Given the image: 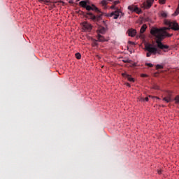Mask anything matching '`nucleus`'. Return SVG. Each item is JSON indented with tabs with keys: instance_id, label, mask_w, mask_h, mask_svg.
I'll return each instance as SVG.
<instances>
[{
	"instance_id": "1",
	"label": "nucleus",
	"mask_w": 179,
	"mask_h": 179,
	"mask_svg": "<svg viewBox=\"0 0 179 179\" xmlns=\"http://www.w3.org/2000/svg\"><path fill=\"white\" fill-rule=\"evenodd\" d=\"M166 30H170V28H165L163 29H158L156 27H152L150 30V34L152 36H154V37H156V43L157 45V48L160 50H163L164 52H166L167 50L170 48V47L167 45L163 44L162 41L166 38V37H171L173 36L172 34H170L166 31Z\"/></svg>"
},
{
	"instance_id": "2",
	"label": "nucleus",
	"mask_w": 179,
	"mask_h": 179,
	"mask_svg": "<svg viewBox=\"0 0 179 179\" xmlns=\"http://www.w3.org/2000/svg\"><path fill=\"white\" fill-rule=\"evenodd\" d=\"M89 3V1H81L79 3L80 6H82V8H85L86 10H94L97 13H99L98 15H94L93 13L88 12L87 13V15H88L90 17V20H93L96 24H100V23L103 22L104 23V21L102 20L103 13L99 10L96 6L92 4V6L87 5Z\"/></svg>"
},
{
	"instance_id": "3",
	"label": "nucleus",
	"mask_w": 179,
	"mask_h": 179,
	"mask_svg": "<svg viewBox=\"0 0 179 179\" xmlns=\"http://www.w3.org/2000/svg\"><path fill=\"white\" fill-rule=\"evenodd\" d=\"M145 51H147L146 57H149L152 55H156V54H160V50L157 49V47L156 45L147 43L145 44L144 48Z\"/></svg>"
},
{
	"instance_id": "4",
	"label": "nucleus",
	"mask_w": 179,
	"mask_h": 179,
	"mask_svg": "<svg viewBox=\"0 0 179 179\" xmlns=\"http://www.w3.org/2000/svg\"><path fill=\"white\" fill-rule=\"evenodd\" d=\"M110 9H115V11L110 13V16L113 17V19H118L120 16V17H122V16H124V13H122V10H121V8L115 7L114 4L110 6Z\"/></svg>"
},
{
	"instance_id": "5",
	"label": "nucleus",
	"mask_w": 179,
	"mask_h": 179,
	"mask_svg": "<svg viewBox=\"0 0 179 179\" xmlns=\"http://www.w3.org/2000/svg\"><path fill=\"white\" fill-rule=\"evenodd\" d=\"M165 24H167V26H169L172 30H179V25L178 23L176 21H170V20H166L165 21Z\"/></svg>"
},
{
	"instance_id": "6",
	"label": "nucleus",
	"mask_w": 179,
	"mask_h": 179,
	"mask_svg": "<svg viewBox=\"0 0 179 179\" xmlns=\"http://www.w3.org/2000/svg\"><path fill=\"white\" fill-rule=\"evenodd\" d=\"M153 2H155V0H147L145 3H143L142 8L144 9H150L152 5H153Z\"/></svg>"
},
{
	"instance_id": "7",
	"label": "nucleus",
	"mask_w": 179,
	"mask_h": 179,
	"mask_svg": "<svg viewBox=\"0 0 179 179\" xmlns=\"http://www.w3.org/2000/svg\"><path fill=\"white\" fill-rule=\"evenodd\" d=\"M164 96V97L163 98L164 101H166V103H170V101H171V92H166Z\"/></svg>"
},
{
	"instance_id": "8",
	"label": "nucleus",
	"mask_w": 179,
	"mask_h": 179,
	"mask_svg": "<svg viewBox=\"0 0 179 179\" xmlns=\"http://www.w3.org/2000/svg\"><path fill=\"white\" fill-rule=\"evenodd\" d=\"M83 27L84 30H85V31H90V30L93 29V27L92 26V24L88 22H83Z\"/></svg>"
},
{
	"instance_id": "9",
	"label": "nucleus",
	"mask_w": 179,
	"mask_h": 179,
	"mask_svg": "<svg viewBox=\"0 0 179 179\" xmlns=\"http://www.w3.org/2000/svg\"><path fill=\"white\" fill-rule=\"evenodd\" d=\"M128 9L131 12H136V13H141V9H139V8H138V6H134V5L129 6Z\"/></svg>"
},
{
	"instance_id": "10",
	"label": "nucleus",
	"mask_w": 179,
	"mask_h": 179,
	"mask_svg": "<svg viewBox=\"0 0 179 179\" xmlns=\"http://www.w3.org/2000/svg\"><path fill=\"white\" fill-rule=\"evenodd\" d=\"M127 34L129 37H135L136 36V30L134 29H128Z\"/></svg>"
},
{
	"instance_id": "11",
	"label": "nucleus",
	"mask_w": 179,
	"mask_h": 179,
	"mask_svg": "<svg viewBox=\"0 0 179 179\" xmlns=\"http://www.w3.org/2000/svg\"><path fill=\"white\" fill-rule=\"evenodd\" d=\"M122 76H124V78H127V79L129 80V82H135V80L134 79V78L131 77V76H129L125 73H122Z\"/></svg>"
},
{
	"instance_id": "12",
	"label": "nucleus",
	"mask_w": 179,
	"mask_h": 179,
	"mask_svg": "<svg viewBox=\"0 0 179 179\" xmlns=\"http://www.w3.org/2000/svg\"><path fill=\"white\" fill-rule=\"evenodd\" d=\"M147 28H148V27L146 26V24H143L140 29L141 34H143V33H145V31H146Z\"/></svg>"
},
{
	"instance_id": "13",
	"label": "nucleus",
	"mask_w": 179,
	"mask_h": 179,
	"mask_svg": "<svg viewBox=\"0 0 179 179\" xmlns=\"http://www.w3.org/2000/svg\"><path fill=\"white\" fill-rule=\"evenodd\" d=\"M97 38H98L97 40L98 41H100V42L106 41V38H104V36H101V34H98Z\"/></svg>"
},
{
	"instance_id": "14",
	"label": "nucleus",
	"mask_w": 179,
	"mask_h": 179,
	"mask_svg": "<svg viewBox=\"0 0 179 179\" xmlns=\"http://www.w3.org/2000/svg\"><path fill=\"white\" fill-rule=\"evenodd\" d=\"M107 1H108L109 2H113V0H103L101 1V5H103V6H106L108 3Z\"/></svg>"
},
{
	"instance_id": "15",
	"label": "nucleus",
	"mask_w": 179,
	"mask_h": 179,
	"mask_svg": "<svg viewBox=\"0 0 179 179\" xmlns=\"http://www.w3.org/2000/svg\"><path fill=\"white\" fill-rule=\"evenodd\" d=\"M179 15V4L178 6V8H176L175 13L173 14V16H178Z\"/></svg>"
},
{
	"instance_id": "16",
	"label": "nucleus",
	"mask_w": 179,
	"mask_h": 179,
	"mask_svg": "<svg viewBox=\"0 0 179 179\" xmlns=\"http://www.w3.org/2000/svg\"><path fill=\"white\" fill-rule=\"evenodd\" d=\"M161 16H162V17H167V12H166V11H162V12H161Z\"/></svg>"
},
{
	"instance_id": "17",
	"label": "nucleus",
	"mask_w": 179,
	"mask_h": 179,
	"mask_svg": "<svg viewBox=\"0 0 179 179\" xmlns=\"http://www.w3.org/2000/svg\"><path fill=\"white\" fill-rule=\"evenodd\" d=\"M76 58H77V59H80V58H82V55H80V53H76Z\"/></svg>"
},
{
	"instance_id": "18",
	"label": "nucleus",
	"mask_w": 179,
	"mask_h": 179,
	"mask_svg": "<svg viewBox=\"0 0 179 179\" xmlns=\"http://www.w3.org/2000/svg\"><path fill=\"white\" fill-rule=\"evenodd\" d=\"M164 66L161 64L156 65V69H163Z\"/></svg>"
},
{
	"instance_id": "19",
	"label": "nucleus",
	"mask_w": 179,
	"mask_h": 179,
	"mask_svg": "<svg viewBox=\"0 0 179 179\" xmlns=\"http://www.w3.org/2000/svg\"><path fill=\"white\" fill-rule=\"evenodd\" d=\"M123 62H124V64H131V60L128 59H123Z\"/></svg>"
},
{
	"instance_id": "20",
	"label": "nucleus",
	"mask_w": 179,
	"mask_h": 179,
	"mask_svg": "<svg viewBox=\"0 0 179 179\" xmlns=\"http://www.w3.org/2000/svg\"><path fill=\"white\" fill-rule=\"evenodd\" d=\"M175 101L176 104H179V96H176Z\"/></svg>"
},
{
	"instance_id": "21",
	"label": "nucleus",
	"mask_w": 179,
	"mask_h": 179,
	"mask_svg": "<svg viewBox=\"0 0 179 179\" xmlns=\"http://www.w3.org/2000/svg\"><path fill=\"white\" fill-rule=\"evenodd\" d=\"M159 2L162 5H164V3H166V0H159Z\"/></svg>"
},
{
	"instance_id": "22",
	"label": "nucleus",
	"mask_w": 179,
	"mask_h": 179,
	"mask_svg": "<svg viewBox=\"0 0 179 179\" xmlns=\"http://www.w3.org/2000/svg\"><path fill=\"white\" fill-rule=\"evenodd\" d=\"M146 66H149L150 68H152L153 64H152V63H147L145 64Z\"/></svg>"
},
{
	"instance_id": "23",
	"label": "nucleus",
	"mask_w": 179,
	"mask_h": 179,
	"mask_svg": "<svg viewBox=\"0 0 179 179\" xmlns=\"http://www.w3.org/2000/svg\"><path fill=\"white\" fill-rule=\"evenodd\" d=\"M118 3H120V1H115L113 3V5L115 6L116 5H118Z\"/></svg>"
},
{
	"instance_id": "24",
	"label": "nucleus",
	"mask_w": 179,
	"mask_h": 179,
	"mask_svg": "<svg viewBox=\"0 0 179 179\" xmlns=\"http://www.w3.org/2000/svg\"><path fill=\"white\" fill-rule=\"evenodd\" d=\"M153 89H155V90H159V87L158 85H155V86L153 87Z\"/></svg>"
},
{
	"instance_id": "25",
	"label": "nucleus",
	"mask_w": 179,
	"mask_h": 179,
	"mask_svg": "<svg viewBox=\"0 0 179 179\" xmlns=\"http://www.w3.org/2000/svg\"><path fill=\"white\" fill-rule=\"evenodd\" d=\"M141 78H148V75H146V74H141Z\"/></svg>"
},
{
	"instance_id": "26",
	"label": "nucleus",
	"mask_w": 179,
	"mask_h": 179,
	"mask_svg": "<svg viewBox=\"0 0 179 179\" xmlns=\"http://www.w3.org/2000/svg\"><path fill=\"white\" fill-rule=\"evenodd\" d=\"M97 41H94L93 43V45H98Z\"/></svg>"
},
{
	"instance_id": "27",
	"label": "nucleus",
	"mask_w": 179,
	"mask_h": 179,
	"mask_svg": "<svg viewBox=\"0 0 179 179\" xmlns=\"http://www.w3.org/2000/svg\"><path fill=\"white\" fill-rule=\"evenodd\" d=\"M125 85L126 86H127V87H131V84L127 83Z\"/></svg>"
},
{
	"instance_id": "28",
	"label": "nucleus",
	"mask_w": 179,
	"mask_h": 179,
	"mask_svg": "<svg viewBox=\"0 0 179 179\" xmlns=\"http://www.w3.org/2000/svg\"><path fill=\"white\" fill-rule=\"evenodd\" d=\"M162 171L161 169H160V170H158V171H157L158 174H162Z\"/></svg>"
},
{
	"instance_id": "29",
	"label": "nucleus",
	"mask_w": 179,
	"mask_h": 179,
	"mask_svg": "<svg viewBox=\"0 0 179 179\" xmlns=\"http://www.w3.org/2000/svg\"><path fill=\"white\" fill-rule=\"evenodd\" d=\"M145 101H149V98L145 97Z\"/></svg>"
},
{
	"instance_id": "30",
	"label": "nucleus",
	"mask_w": 179,
	"mask_h": 179,
	"mask_svg": "<svg viewBox=\"0 0 179 179\" xmlns=\"http://www.w3.org/2000/svg\"><path fill=\"white\" fill-rule=\"evenodd\" d=\"M69 3H73V0H70Z\"/></svg>"
},
{
	"instance_id": "31",
	"label": "nucleus",
	"mask_w": 179,
	"mask_h": 179,
	"mask_svg": "<svg viewBox=\"0 0 179 179\" xmlns=\"http://www.w3.org/2000/svg\"><path fill=\"white\" fill-rule=\"evenodd\" d=\"M58 2H59L60 3H64V1H59Z\"/></svg>"
},
{
	"instance_id": "32",
	"label": "nucleus",
	"mask_w": 179,
	"mask_h": 179,
	"mask_svg": "<svg viewBox=\"0 0 179 179\" xmlns=\"http://www.w3.org/2000/svg\"><path fill=\"white\" fill-rule=\"evenodd\" d=\"M133 66H136V63L133 64Z\"/></svg>"
},
{
	"instance_id": "33",
	"label": "nucleus",
	"mask_w": 179,
	"mask_h": 179,
	"mask_svg": "<svg viewBox=\"0 0 179 179\" xmlns=\"http://www.w3.org/2000/svg\"><path fill=\"white\" fill-rule=\"evenodd\" d=\"M39 1V2H43V1H44V0H38Z\"/></svg>"
},
{
	"instance_id": "34",
	"label": "nucleus",
	"mask_w": 179,
	"mask_h": 179,
	"mask_svg": "<svg viewBox=\"0 0 179 179\" xmlns=\"http://www.w3.org/2000/svg\"><path fill=\"white\" fill-rule=\"evenodd\" d=\"M45 2H47L48 3V2H50V1H45Z\"/></svg>"
}]
</instances>
